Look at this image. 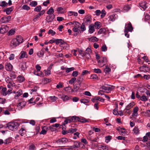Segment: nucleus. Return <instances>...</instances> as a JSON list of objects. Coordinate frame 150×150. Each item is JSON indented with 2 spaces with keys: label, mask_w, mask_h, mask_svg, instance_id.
Masks as SVG:
<instances>
[{
  "label": "nucleus",
  "mask_w": 150,
  "mask_h": 150,
  "mask_svg": "<svg viewBox=\"0 0 150 150\" xmlns=\"http://www.w3.org/2000/svg\"><path fill=\"white\" fill-rule=\"evenodd\" d=\"M133 30V28L132 26V24L130 22H128L125 24V28L124 32L125 33V36L127 38L129 37V34L128 33L129 32H132Z\"/></svg>",
  "instance_id": "1"
},
{
  "label": "nucleus",
  "mask_w": 150,
  "mask_h": 150,
  "mask_svg": "<svg viewBox=\"0 0 150 150\" xmlns=\"http://www.w3.org/2000/svg\"><path fill=\"white\" fill-rule=\"evenodd\" d=\"M7 127L11 130H13L18 127L19 125L17 122H10L7 124Z\"/></svg>",
  "instance_id": "2"
},
{
  "label": "nucleus",
  "mask_w": 150,
  "mask_h": 150,
  "mask_svg": "<svg viewBox=\"0 0 150 150\" xmlns=\"http://www.w3.org/2000/svg\"><path fill=\"white\" fill-rule=\"evenodd\" d=\"M107 60L105 57H101L98 60V65L100 67H102L105 65L107 62Z\"/></svg>",
  "instance_id": "3"
},
{
  "label": "nucleus",
  "mask_w": 150,
  "mask_h": 150,
  "mask_svg": "<svg viewBox=\"0 0 150 150\" xmlns=\"http://www.w3.org/2000/svg\"><path fill=\"white\" fill-rule=\"evenodd\" d=\"M71 120L72 121H78L82 123H84L88 122V120H86L83 117H79L75 116H73L71 118Z\"/></svg>",
  "instance_id": "4"
},
{
  "label": "nucleus",
  "mask_w": 150,
  "mask_h": 150,
  "mask_svg": "<svg viewBox=\"0 0 150 150\" xmlns=\"http://www.w3.org/2000/svg\"><path fill=\"white\" fill-rule=\"evenodd\" d=\"M92 18L90 15L86 16L83 19V22L86 25L90 24L92 22Z\"/></svg>",
  "instance_id": "5"
},
{
  "label": "nucleus",
  "mask_w": 150,
  "mask_h": 150,
  "mask_svg": "<svg viewBox=\"0 0 150 150\" xmlns=\"http://www.w3.org/2000/svg\"><path fill=\"white\" fill-rule=\"evenodd\" d=\"M114 87L112 86H109L105 84L101 87V88L105 90V92L106 93H109L113 89Z\"/></svg>",
  "instance_id": "6"
},
{
  "label": "nucleus",
  "mask_w": 150,
  "mask_h": 150,
  "mask_svg": "<svg viewBox=\"0 0 150 150\" xmlns=\"http://www.w3.org/2000/svg\"><path fill=\"white\" fill-rule=\"evenodd\" d=\"M117 15L115 14H113L112 15H109L108 18H105L108 22L111 21H115Z\"/></svg>",
  "instance_id": "7"
},
{
  "label": "nucleus",
  "mask_w": 150,
  "mask_h": 150,
  "mask_svg": "<svg viewBox=\"0 0 150 150\" xmlns=\"http://www.w3.org/2000/svg\"><path fill=\"white\" fill-rule=\"evenodd\" d=\"M80 25L79 22H75L74 24V27L73 28V30L75 32L78 33L79 30V28L80 27Z\"/></svg>",
  "instance_id": "8"
},
{
  "label": "nucleus",
  "mask_w": 150,
  "mask_h": 150,
  "mask_svg": "<svg viewBox=\"0 0 150 150\" xmlns=\"http://www.w3.org/2000/svg\"><path fill=\"white\" fill-rule=\"evenodd\" d=\"M68 140L66 138H60L57 141V143L59 144H64L67 142Z\"/></svg>",
  "instance_id": "9"
},
{
  "label": "nucleus",
  "mask_w": 150,
  "mask_h": 150,
  "mask_svg": "<svg viewBox=\"0 0 150 150\" xmlns=\"http://www.w3.org/2000/svg\"><path fill=\"white\" fill-rule=\"evenodd\" d=\"M116 129L121 135H124L127 134V132L125 128L118 127H117Z\"/></svg>",
  "instance_id": "10"
},
{
  "label": "nucleus",
  "mask_w": 150,
  "mask_h": 150,
  "mask_svg": "<svg viewBox=\"0 0 150 150\" xmlns=\"http://www.w3.org/2000/svg\"><path fill=\"white\" fill-rule=\"evenodd\" d=\"M8 30V27L6 25H2L0 28V33L4 34Z\"/></svg>",
  "instance_id": "11"
},
{
  "label": "nucleus",
  "mask_w": 150,
  "mask_h": 150,
  "mask_svg": "<svg viewBox=\"0 0 150 150\" xmlns=\"http://www.w3.org/2000/svg\"><path fill=\"white\" fill-rule=\"evenodd\" d=\"M11 16H8L2 17L1 20V21L3 23H6L8 22L11 20Z\"/></svg>",
  "instance_id": "12"
},
{
  "label": "nucleus",
  "mask_w": 150,
  "mask_h": 150,
  "mask_svg": "<svg viewBox=\"0 0 150 150\" xmlns=\"http://www.w3.org/2000/svg\"><path fill=\"white\" fill-rule=\"evenodd\" d=\"M139 110V108L137 106L135 107L133 109V113L132 116L134 117V116L137 117L138 115V111Z\"/></svg>",
  "instance_id": "13"
},
{
  "label": "nucleus",
  "mask_w": 150,
  "mask_h": 150,
  "mask_svg": "<svg viewBox=\"0 0 150 150\" xmlns=\"http://www.w3.org/2000/svg\"><path fill=\"white\" fill-rule=\"evenodd\" d=\"M55 43L56 44H58L59 43H61V45L64 44L65 45L66 47L65 48V49H66V48H68L69 47V45L65 43L64 40L62 39H55Z\"/></svg>",
  "instance_id": "14"
},
{
  "label": "nucleus",
  "mask_w": 150,
  "mask_h": 150,
  "mask_svg": "<svg viewBox=\"0 0 150 150\" xmlns=\"http://www.w3.org/2000/svg\"><path fill=\"white\" fill-rule=\"evenodd\" d=\"M19 38V36H17L16 38L13 39L11 42V43L13 45V46L14 47H16L19 44V41H18V38Z\"/></svg>",
  "instance_id": "15"
},
{
  "label": "nucleus",
  "mask_w": 150,
  "mask_h": 150,
  "mask_svg": "<svg viewBox=\"0 0 150 150\" xmlns=\"http://www.w3.org/2000/svg\"><path fill=\"white\" fill-rule=\"evenodd\" d=\"M98 150H109V148L107 146L105 145H99L98 146Z\"/></svg>",
  "instance_id": "16"
},
{
  "label": "nucleus",
  "mask_w": 150,
  "mask_h": 150,
  "mask_svg": "<svg viewBox=\"0 0 150 150\" xmlns=\"http://www.w3.org/2000/svg\"><path fill=\"white\" fill-rule=\"evenodd\" d=\"M77 82L79 83L78 84H76L74 86V89L76 91H78L81 86V82L79 80H77Z\"/></svg>",
  "instance_id": "17"
},
{
  "label": "nucleus",
  "mask_w": 150,
  "mask_h": 150,
  "mask_svg": "<svg viewBox=\"0 0 150 150\" xmlns=\"http://www.w3.org/2000/svg\"><path fill=\"white\" fill-rule=\"evenodd\" d=\"M140 70L144 72H148L149 71V68L147 67L145 65H143L142 67L139 68Z\"/></svg>",
  "instance_id": "18"
},
{
  "label": "nucleus",
  "mask_w": 150,
  "mask_h": 150,
  "mask_svg": "<svg viewBox=\"0 0 150 150\" xmlns=\"http://www.w3.org/2000/svg\"><path fill=\"white\" fill-rule=\"evenodd\" d=\"M132 131L135 134L137 135L140 133V130L137 126H135L133 128Z\"/></svg>",
  "instance_id": "19"
},
{
  "label": "nucleus",
  "mask_w": 150,
  "mask_h": 150,
  "mask_svg": "<svg viewBox=\"0 0 150 150\" xmlns=\"http://www.w3.org/2000/svg\"><path fill=\"white\" fill-rule=\"evenodd\" d=\"M54 16L53 15H49L47 16L46 19L47 22H51L54 18Z\"/></svg>",
  "instance_id": "20"
},
{
  "label": "nucleus",
  "mask_w": 150,
  "mask_h": 150,
  "mask_svg": "<svg viewBox=\"0 0 150 150\" xmlns=\"http://www.w3.org/2000/svg\"><path fill=\"white\" fill-rule=\"evenodd\" d=\"M92 100L93 102H95L97 100H99L103 102L104 101V99L100 97L99 96H96Z\"/></svg>",
  "instance_id": "21"
},
{
  "label": "nucleus",
  "mask_w": 150,
  "mask_h": 150,
  "mask_svg": "<svg viewBox=\"0 0 150 150\" xmlns=\"http://www.w3.org/2000/svg\"><path fill=\"white\" fill-rule=\"evenodd\" d=\"M87 139L88 140L92 142H97V139L94 137L93 136L88 135L87 136Z\"/></svg>",
  "instance_id": "22"
},
{
  "label": "nucleus",
  "mask_w": 150,
  "mask_h": 150,
  "mask_svg": "<svg viewBox=\"0 0 150 150\" xmlns=\"http://www.w3.org/2000/svg\"><path fill=\"white\" fill-rule=\"evenodd\" d=\"M146 4V2L145 1L139 3V5L140 7L142 8L144 11L147 8Z\"/></svg>",
  "instance_id": "23"
},
{
  "label": "nucleus",
  "mask_w": 150,
  "mask_h": 150,
  "mask_svg": "<svg viewBox=\"0 0 150 150\" xmlns=\"http://www.w3.org/2000/svg\"><path fill=\"white\" fill-rule=\"evenodd\" d=\"M88 32L90 33H93L95 31L94 25L91 24L89 25L88 27Z\"/></svg>",
  "instance_id": "24"
},
{
  "label": "nucleus",
  "mask_w": 150,
  "mask_h": 150,
  "mask_svg": "<svg viewBox=\"0 0 150 150\" xmlns=\"http://www.w3.org/2000/svg\"><path fill=\"white\" fill-rule=\"evenodd\" d=\"M21 55L20 57V58H23L25 57L27 58L28 57V55L26 52L24 51H22L21 52Z\"/></svg>",
  "instance_id": "25"
},
{
  "label": "nucleus",
  "mask_w": 150,
  "mask_h": 150,
  "mask_svg": "<svg viewBox=\"0 0 150 150\" xmlns=\"http://www.w3.org/2000/svg\"><path fill=\"white\" fill-rule=\"evenodd\" d=\"M115 108L113 110V113L114 115H119L118 112V105L115 104Z\"/></svg>",
  "instance_id": "26"
},
{
  "label": "nucleus",
  "mask_w": 150,
  "mask_h": 150,
  "mask_svg": "<svg viewBox=\"0 0 150 150\" xmlns=\"http://www.w3.org/2000/svg\"><path fill=\"white\" fill-rule=\"evenodd\" d=\"M5 80L7 83H9L12 86H13V82L11 78L8 77L6 78Z\"/></svg>",
  "instance_id": "27"
},
{
  "label": "nucleus",
  "mask_w": 150,
  "mask_h": 150,
  "mask_svg": "<svg viewBox=\"0 0 150 150\" xmlns=\"http://www.w3.org/2000/svg\"><path fill=\"white\" fill-rule=\"evenodd\" d=\"M12 68V66L10 63H7L5 66L6 69L8 71H11Z\"/></svg>",
  "instance_id": "28"
},
{
  "label": "nucleus",
  "mask_w": 150,
  "mask_h": 150,
  "mask_svg": "<svg viewBox=\"0 0 150 150\" xmlns=\"http://www.w3.org/2000/svg\"><path fill=\"white\" fill-rule=\"evenodd\" d=\"M68 16H71L72 15H74V16H77L78 15V13L76 12L72 11H69L68 12Z\"/></svg>",
  "instance_id": "29"
},
{
  "label": "nucleus",
  "mask_w": 150,
  "mask_h": 150,
  "mask_svg": "<svg viewBox=\"0 0 150 150\" xmlns=\"http://www.w3.org/2000/svg\"><path fill=\"white\" fill-rule=\"evenodd\" d=\"M135 105V103L134 102L132 101L126 107V108L130 109L133 107Z\"/></svg>",
  "instance_id": "30"
},
{
  "label": "nucleus",
  "mask_w": 150,
  "mask_h": 150,
  "mask_svg": "<svg viewBox=\"0 0 150 150\" xmlns=\"http://www.w3.org/2000/svg\"><path fill=\"white\" fill-rule=\"evenodd\" d=\"M85 25H86V24L83 23L81 24H80V28L81 31L83 32L86 30V28Z\"/></svg>",
  "instance_id": "31"
},
{
  "label": "nucleus",
  "mask_w": 150,
  "mask_h": 150,
  "mask_svg": "<svg viewBox=\"0 0 150 150\" xmlns=\"http://www.w3.org/2000/svg\"><path fill=\"white\" fill-rule=\"evenodd\" d=\"M60 98L63 100V101H66L69 100V97L67 95H63L61 96Z\"/></svg>",
  "instance_id": "32"
},
{
  "label": "nucleus",
  "mask_w": 150,
  "mask_h": 150,
  "mask_svg": "<svg viewBox=\"0 0 150 150\" xmlns=\"http://www.w3.org/2000/svg\"><path fill=\"white\" fill-rule=\"evenodd\" d=\"M38 71L36 70L34 71L33 73L35 75H37L40 76H43V74L42 71H40V72H38Z\"/></svg>",
  "instance_id": "33"
},
{
  "label": "nucleus",
  "mask_w": 150,
  "mask_h": 150,
  "mask_svg": "<svg viewBox=\"0 0 150 150\" xmlns=\"http://www.w3.org/2000/svg\"><path fill=\"white\" fill-rule=\"evenodd\" d=\"M25 127L24 126H22V128L20 129V130H19V133H21V136H23V135L24 134L25 132Z\"/></svg>",
  "instance_id": "34"
},
{
  "label": "nucleus",
  "mask_w": 150,
  "mask_h": 150,
  "mask_svg": "<svg viewBox=\"0 0 150 150\" xmlns=\"http://www.w3.org/2000/svg\"><path fill=\"white\" fill-rule=\"evenodd\" d=\"M49 98L52 102H54L58 99V98L55 96H50Z\"/></svg>",
  "instance_id": "35"
},
{
  "label": "nucleus",
  "mask_w": 150,
  "mask_h": 150,
  "mask_svg": "<svg viewBox=\"0 0 150 150\" xmlns=\"http://www.w3.org/2000/svg\"><path fill=\"white\" fill-rule=\"evenodd\" d=\"M111 71V69L108 65H106L104 69V71L106 74H108Z\"/></svg>",
  "instance_id": "36"
},
{
  "label": "nucleus",
  "mask_w": 150,
  "mask_h": 150,
  "mask_svg": "<svg viewBox=\"0 0 150 150\" xmlns=\"http://www.w3.org/2000/svg\"><path fill=\"white\" fill-rule=\"evenodd\" d=\"M44 54V50L43 49H42L37 53V55L39 57H43Z\"/></svg>",
  "instance_id": "37"
},
{
  "label": "nucleus",
  "mask_w": 150,
  "mask_h": 150,
  "mask_svg": "<svg viewBox=\"0 0 150 150\" xmlns=\"http://www.w3.org/2000/svg\"><path fill=\"white\" fill-rule=\"evenodd\" d=\"M78 144V145L76 146H69L68 148L66 149H68L69 150H73V149L76 148H78L79 147V143H77Z\"/></svg>",
  "instance_id": "38"
},
{
  "label": "nucleus",
  "mask_w": 150,
  "mask_h": 150,
  "mask_svg": "<svg viewBox=\"0 0 150 150\" xmlns=\"http://www.w3.org/2000/svg\"><path fill=\"white\" fill-rule=\"evenodd\" d=\"M77 130L76 128H71V129L67 131V133H73L74 132H76Z\"/></svg>",
  "instance_id": "39"
},
{
  "label": "nucleus",
  "mask_w": 150,
  "mask_h": 150,
  "mask_svg": "<svg viewBox=\"0 0 150 150\" xmlns=\"http://www.w3.org/2000/svg\"><path fill=\"white\" fill-rule=\"evenodd\" d=\"M13 10L11 7L7 8L6 9L4 10V11L6 12V13L8 15Z\"/></svg>",
  "instance_id": "40"
},
{
  "label": "nucleus",
  "mask_w": 150,
  "mask_h": 150,
  "mask_svg": "<svg viewBox=\"0 0 150 150\" xmlns=\"http://www.w3.org/2000/svg\"><path fill=\"white\" fill-rule=\"evenodd\" d=\"M94 26L96 28L99 29L101 27V24L100 23L96 21L94 23Z\"/></svg>",
  "instance_id": "41"
},
{
  "label": "nucleus",
  "mask_w": 150,
  "mask_h": 150,
  "mask_svg": "<svg viewBox=\"0 0 150 150\" xmlns=\"http://www.w3.org/2000/svg\"><path fill=\"white\" fill-rule=\"evenodd\" d=\"M26 102L25 101H22L21 102H19V106H20L21 108L22 109L23 107L25 106Z\"/></svg>",
  "instance_id": "42"
},
{
  "label": "nucleus",
  "mask_w": 150,
  "mask_h": 150,
  "mask_svg": "<svg viewBox=\"0 0 150 150\" xmlns=\"http://www.w3.org/2000/svg\"><path fill=\"white\" fill-rule=\"evenodd\" d=\"M6 87L3 88L1 90V93L4 96H6L7 94V92H6Z\"/></svg>",
  "instance_id": "43"
},
{
  "label": "nucleus",
  "mask_w": 150,
  "mask_h": 150,
  "mask_svg": "<svg viewBox=\"0 0 150 150\" xmlns=\"http://www.w3.org/2000/svg\"><path fill=\"white\" fill-rule=\"evenodd\" d=\"M54 12V11L52 7H51L47 12V13L49 15H51Z\"/></svg>",
  "instance_id": "44"
},
{
  "label": "nucleus",
  "mask_w": 150,
  "mask_h": 150,
  "mask_svg": "<svg viewBox=\"0 0 150 150\" xmlns=\"http://www.w3.org/2000/svg\"><path fill=\"white\" fill-rule=\"evenodd\" d=\"M79 54L82 57H83L84 56H85L86 54L85 52V51H83L81 50H80L79 51Z\"/></svg>",
  "instance_id": "45"
},
{
  "label": "nucleus",
  "mask_w": 150,
  "mask_h": 150,
  "mask_svg": "<svg viewBox=\"0 0 150 150\" xmlns=\"http://www.w3.org/2000/svg\"><path fill=\"white\" fill-rule=\"evenodd\" d=\"M64 90L65 91L68 92H69L71 91L73 92L74 91L73 89H72L71 88L70 86L65 88Z\"/></svg>",
  "instance_id": "46"
},
{
  "label": "nucleus",
  "mask_w": 150,
  "mask_h": 150,
  "mask_svg": "<svg viewBox=\"0 0 150 150\" xmlns=\"http://www.w3.org/2000/svg\"><path fill=\"white\" fill-rule=\"evenodd\" d=\"M124 112L125 113H126L127 114H130L131 110L128 108H125V109L124 110Z\"/></svg>",
  "instance_id": "47"
},
{
  "label": "nucleus",
  "mask_w": 150,
  "mask_h": 150,
  "mask_svg": "<svg viewBox=\"0 0 150 150\" xmlns=\"http://www.w3.org/2000/svg\"><path fill=\"white\" fill-rule=\"evenodd\" d=\"M140 100L143 101L145 102L148 100V98L145 95H143L140 97Z\"/></svg>",
  "instance_id": "48"
},
{
  "label": "nucleus",
  "mask_w": 150,
  "mask_h": 150,
  "mask_svg": "<svg viewBox=\"0 0 150 150\" xmlns=\"http://www.w3.org/2000/svg\"><path fill=\"white\" fill-rule=\"evenodd\" d=\"M131 8L130 6L129 5H127L123 7V9L126 11H128Z\"/></svg>",
  "instance_id": "49"
},
{
  "label": "nucleus",
  "mask_w": 150,
  "mask_h": 150,
  "mask_svg": "<svg viewBox=\"0 0 150 150\" xmlns=\"http://www.w3.org/2000/svg\"><path fill=\"white\" fill-rule=\"evenodd\" d=\"M89 40L91 42L97 41L98 40V39L95 37H92L89 39Z\"/></svg>",
  "instance_id": "50"
},
{
  "label": "nucleus",
  "mask_w": 150,
  "mask_h": 150,
  "mask_svg": "<svg viewBox=\"0 0 150 150\" xmlns=\"http://www.w3.org/2000/svg\"><path fill=\"white\" fill-rule=\"evenodd\" d=\"M8 4L5 1H2L1 2H0V6L2 7H5L8 5Z\"/></svg>",
  "instance_id": "51"
},
{
  "label": "nucleus",
  "mask_w": 150,
  "mask_h": 150,
  "mask_svg": "<svg viewBox=\"0 0 150 150\" xmlns=\"http://www.w3.org/2000/svg\"><path fill=\"white\" fill-rule=\"evenodd\" d=\"M76 80V78L75 77H73L69 81V83L70 84H72L74 83Z\"/></svg>",
  "instance_id": "52"
},
{
  "label": "nucleus",
  "mask_w": 150,
  "mask_h": 150,
  "mask_svg": "<svg viewBox=\"0 0 150 150\" xmlns=\"http://www.w3.org/2000/svg\"><path fill=\"white\" fill-rule=\"evenodd\" d=\"M45 129H47L46 127H45L44 128H42V131L40 133V134H45L46 133L47 131L45 130Z\"/></svg>",
  "instance_id": "53"
},
{
  "label": "nucleus",
  "mask_w": 150,
  "mask_h": 150,
  "mask_svg": "<svg viewBox=\"0 0 150 150\" xmlns=\"http://www.w3.org/2000/svg\"><path fill=\"white\" fill-rule=\"evenodd\" d=\"M41 9V7L40 6H37L36 7H35L34 9V11H36L37 12H39Z\"/></svg>",
  "instance_id": "54"
},
{
  "label": "nucleus",
  "mask_w": 150,
  "mask_h": 150,
  "mask_svg": "<svg viewBox=\"0 0 150 150\" xmlns=\"http://www.w3.org/2000/svg\"><path fill=\"white\" fill-rule=\"evenodd\" d=\"M101 50L103 52H105L107 50V47L105 44L102 45L101 48Z\"/></svg>",
  "instance_id": "55"
},
{
  "label": "nucleus",
  "mask_w": 150,
  "mask_h": 150,
  "mask_svg": "<svg viewBox=\"0 0 150 150\" xmlns=\"http://www.w3.org/2000/svg\"><path fill=\"white\" fill-rule=\"evenodd\" d=\"M63 8L62 7H59L57 8V11L59 13H64L63 11Z\"/></svg>",
  "instance_id": "56"
},
{
  "label": "nucleus",
  "mask_w": 150,
  "mask_h": 150,
  "mask_svg": "<svg viewBox=\"0 0 150 150\" xmlns=\"http://www.w3.org/2000/svg\"><path fill=\"white\" fill-rule=\"evenodd\" d=\"M106 12L105 10L103 9L102 10L101 12V14L100 16V17L101 18H103L106 14Z\"/></svg>",
  "instance_id": "57"
},
{
  "label": "nucleus",
  "mask_w": 150,
  "mask_h": 150,
  "mask_svg": "<svg viewBox=\"0 0 150 150\" xmlns=\"http://www.w3.org/2000/svg\"><path fill=\"white\" fill-rule=\"evenodd\" d=\"M40 16H39L38 14L36 15L34 18L33 21L34 22H36L38 21V19L40 18Z\"/></svg>",
  "instance_id": "58"
},
{
  "label": "nucleus",
  "mask_w": 150,
  "mask_h": 150,
  "mask_svg": "<svg viewBox=\"0 0 150 150\" xmlns=\"http://www.w3.org/2000/svg\"><path fill=\"white\" fill-rule=\"evenodd\" d=\"M74 67H71L69 68H66V72L67 73H69L70 72L74 70Z\"/></svg>",
  "instance_id": "59"
},
{
  "label": "nucleus",
  "mask_w": 150,
  "mask_h": 150,
  "mask_svg": "<svg viewBox=\"0 0 150 150\" xmlns=\"http://www.w3.org/2000/svg\"><path fill=\"white\" fill-rule=\"evenodd\" d=\"M29 149L30 150H35L36 147L34 144H32L29 146Z\"/></svg>",
  "instance_id": "60"
},
{
  "label": "nucleus",
  "mask_w": 150,
  "mask_h": 150,
  "mask_svg": "<svg viewBox=\"0 0 150 150\" xmlns=\"http://www.w3.org/2000/svg\"><path fill=\"white\" fill-rule=\"evenodd\" d=\"M78 72L77 71H73L71 75L72 76L74 77H75L78 75Z\"/></svg>",
  "instance_id": "61"
},
{
  "label": "nucleus",
  "mask_w": 150,
  "mask_h": 150,
  "mask_svg": "<svg viewBox=\"0 0 150 150\" xmlns=\"http://www.w3.org/2000/svg\"><path fill=\"white\" fill-rule=\"evenodd\" d=\"M105 31V30L104 29L102 28H100L98 32V34L99 35L101 34L104 33Z\"/></svg>",
  "instance_id": "62"
},
{
  "label": "nucleus",
  "mask_w": 150,
  "mask_h": 150,
  "mask_svg": "<svg viewBox=\"0 0 150 150\" xmlns=\"http://www.w3.org/2000/svg\"><path fill=\"white\" fill-rule=\"evenodd\" d=\"M25 80V79L23 76L19 75V83L24 81Z\"/></svg>",
  "instance_id": "63"
},
{
  "label": "nucleus",
  "mask_w": 150,
  "mask_h": 150,
  "mask_svg": "<svg viewBox=\"0 0 150 150\" xmlns=\"http://www.w3.org/2000/svg\"><path fill=\"white\" fill-rule=\"evenodd\" d=\"M15 33L14 30L11 29L8 33V35H13Z\"/></svg>",
  "instance_id": "64"
}]
</instances>
